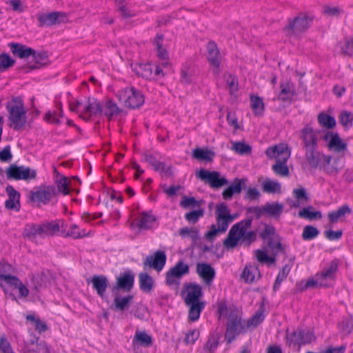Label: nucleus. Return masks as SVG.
Instances as JSON below:
<instances>
[{
	"mask_svg": "<svg viewBox=\"0 0 353 353\" xmlns=\"http://www.w3.org/2000/svg\"><path fill=\"white\" fill-rule=\"evenodd\" d=\"M215 214L218 228L212 224L210 225V230L204 234V237L210 241H212L218 233L225 232L230 224V219L228 217V205L225 203L223 202L216 205Z\"/></svg>",
	"mask_w": 353,
	"mask_h": 353,
	"instance_id": "1",
	"label": "nucleus"
},
{
	"mask_svg": "<svg viewBox=\"0 0 353 353\" xmlns=\"http://www.w3.org/2000/svg\"><path fill=\"white\" fill-rule=\"evenodd\" d=\"M12 101L15 103L12 105L10 102L6 103V109L8 111L10 121L13 124L14 130H20L26 123V112L24 109L23 102L19 97H14Z\"/></svg>",
	"mask_w": 353,
	"mask_h": 353,
	"instance_id": "2",
	"label": "nucleus"
},
{
	"mask_svg": "<svg viewBox=\"0 0 353 353\" xmlns=\"http://www.w3.org/2000/svg\"><path fill=\"white\" fill-rule=\"evenodd\" d=\"M117 97L121 103L131 109H139L145 102L142 92L133 86L126 87L118 91Z\"/></svg>",
	"mask_w": 353,
	"mask_h": 353,
	"instance_id": "3",
	"label": "nucleus"
},
{
	"mask_svg": "<svg viewBox=\"0 0 353 353\" xmlns=\"http://www.w3.org/2000/svg\"><path fill=\"white\" fill-rule=\"evenodd\" d=\"M245 323V320H243L237 313L231 312L229 314L225 334V339L228 343H231L241 333L247 332Z\"/></svg>",
	"mask_w": 353,
	"mask_h": 353,
	"instance_id": "4",
	"label": "nucleus"
},
{
	"mask_svg": "<svg viewBox=\"0 0 353 353\" xmlns=\"http://www.w3.org/2000/svg\"><path fill=\"white\" fill-rule=\"evenodd\" d=\"M196 176L214 190H218L229 183L228 180L225 176H221L218 171H210L201 168L196 171Z\"/></svg>",
	"mask_w": 353,
	"mask_h": 353,
	"instance_id": "5",
	"label": "nucleus"
},
{
	"mask_svg": "<svg viewBox=\"0 0 353 353\" xmlns=\"http://www.w3.org/2000/svg\"><path fill=\"white\" fill-rule=\"evenodd\" d=\"M57 195V189L54 185L39 186L36 191H30L28 196V203H37V206L40 204L48 205L51 199Z\"/></svg>",
	"mask_w": 353,
	"mask_h": 353,
	"instance_id": "6",
	"label": "nucleus"
},
{
	"mask_svg": "<svg viewBox=\"0 0 353 353\" xmlns=\"http://www.w3.org/2000/svg\"><path fill=\"white\" fill-rule=\"evenodd\" d=\"M316 340V336L313 332H305L302 328H297L292 332L290 333L289 330H286V343L294 346L301 347L306 344L311 343Z\"/></svg>",
	"mask_w": 353,
	"mask_h": 353,
	"instance_id": "7",
	"label": "nucleus"
},
{
	"mask_svg": "<svg viewBox=\"0 0 353 353\" xmlns=\"http://www.w3.org/2000/svg\"><path fill=\"white\" fill-rule=\"evenodd\" d=\"M314 16L301 12L292 20H290L285 29L292 33L297 34L305 32L312 25Z\"/></svg>",
	"mask_w": 353,
	"mask_h": 353,
	"instance_id": "8",
	"label": "nucleus"
},
{
	"mask_svg": "<svg viewBox=\"0 0 353 353\" xmlns=\"http://www.w3.org/2000/svg\"><path fill=\"white\" fill-rule=\"evenodd\" d=\"M189 265L183 261H178L176 265L170 268L165 276V283L168 286L179 285V279L189 272Z\"/></svg>",
	"mask_w": 353,
	"mask_h": 353,
	"instance_id": "9",
	"label": "nucleus"
},
{
	"mask_svg": "<svg viewBox=\"0 0 353 353\" xmlns=\"http://www.w3.org/2000/svg\"><path fill=\"white\" fill-rule=\"evenodd\" d=\"M245 219L235 223L230 228L228 236L223 240V245L226 250L236 248L242 238Z\"/></svg>",
	"mask_w": 353,
	"mask_h": 353,
	"instance_id": "10",
	"label": "nucleus"
},
{
	"mask_svg": "<svg viewBox=\"0 0 353 353\" xmlns=\"http://www.w3.org/2000/svg\"><path fill=\"white\" fill-rule=\"evenodd\" d=\"M40 28L49 27L56 24L65 23L68 21V16L63 12H52L49 13H41L37 14Z\"/></svg>",
	"mask_w": 353,
	"mask_h": 353,
	"instance_id": "11",
	"label": "nucleus"
},
{
	"mask_svg": "<svg viewBox=\"0 0 353 353\" xmlns=\"http://www.w3.org/2000/svg\"><path fill=\"white\" fill-rule=\"evenodd\" d=\"M134 283V274L132 270H128L122 272L117 277L115 283L112 285L111 291L112 293L119 292H130Z\"/></svg>",
	"mask_w": 353,
	"mask_h": 353,
	"instance_id": "12",
	"label": "nucleus"
},
{
	"mask_svg": "<svg viewBox=\"0 0 353 353\" xmlns=\"http://www.w3.org/2000/svg\"><path fill=\"white\" fill-rule=\"evenodd\" d=\"M34 54H31L32 60L28 61L26 65L21 67L25 73H28L32 70L40 69L46 65L48 62V52L45 50L37 51L34 50Z\"/></svg>",
	"mask_w": 353,
	"mask_h": 353,
	"instance_id": "13",
	"label": "nucleus"
},
{
	"mask_svg": "<svg viewBox=\"0 0 353 353\" xmlns=\"http://www.w3.org/2000/svg\"><path fill=\"white\" fill-rule=\"evenodd\" d=\"M299 137L304 150L318 148L316 131L310 125H306L300 130Z\"/></svg>",
	"mask_w": 353,
	"mask_h": 353,
	"instance_id": "14",
	"label": "nucleus"
},
{
	"mask_svg": "<svg viewBox=\"0 0 353 353\" xmlns=\"http://www.w3.org/2000/svg\"><path fill=\"white\" fill-rule=\"evenodd\" d=\"M167 256L166 254L163 250H157L154 254L149 255L144 260L143 265L144 270L148 268H152L157 272L163 270L166 263Z\"/></svg>",
	"mask_w": 353,
	"mask_h": 353,
	"instance_id": "15",
	"label": "nucleus"
},
{
	"mask_svg": "<svg viewBox=\"0 0 353 353\" xmlns=\"http://www.w3.org/2000/svg\"><path fill=\"white\" fill-rule=\"evenodd\" d=\"M181 296L184 298L185 303L201 300L203 296L202 287L196 283H185Z\"/></svg>",
	"mask_w": 353,
	"mask_h": 353,
	"instance_id": "16",
	"label": "nucleus"
},
{
	"mask_svg": "<svg viewBox=\"0 0 353 353\" xmlns=\"http://www.w3.org/2000/svg\"><path fill=\"white\" fill-rule=\"evenodd\" d=\"M6 192L8 194V199L5 201V208L9 210H20V193L17 191L13 186L8 185L6 188Z\"/></svg>",
	"mask_w": 353,
	"mask_h": 353,
	"instance_id": "17",
	"label": "nucleus"
},
{
	"mask_svg": "<svg viewBox=\"0 0 353 353\" xmlns=\"http://www.w3.org/2000/svg\"><path fill=\"white\" fill-rule=\"evenodd\" d=\"M196 272L203 282L210 285L216 275L214 268L208 263H198L196 264Z\"/></svg>",
	"mask_w": 353,
	"mask_h": 353,
	"instance_id": "18",
	"label": "nucleus"
},
{
	"mask_svg": "<svg viewBox=\"0 0 353 353\" xmlns=\"http://www.w3.org/2000/svg\"><path fill=\"white\" fill-rule=\"evenodd\" d=\"M39 337L35 335L26 343L25 348L30 353H52L50 347L46 341L39 343Z\"/></svg>",
	"mask_w": 353,
	"mask_h": 353,
	"instance_id": "19",
	"label": "nucleus"
},
{
	"mask_svg": "<svg viewBox=\"0 0 353 353\" xmlns=\"http://www.w3.org/2000/svg\"><path fill=\"white\" fill-rule=\"evenodd\" d=\"M208 52L207 60L209 63L219 70L221 61V55L215 41H210L206 46Z\"/></svg>",
	"mask_w": 353,
	"mask_h": 353,
	"instance_id": "20",
	"label": "nucleus"
},
{
	"mask_svg": "<svg viewBox=\"0 0 353 353\" xmlns=\"http://www.w3.org/2000/svg\"><path fill=\"white\" fill-rule=\"evenodd\" d=\"M341 260L339 259L334 258L332 259L327 268H324L320 273H317L321 280L325 281H334Z\"/></svg>",
	"mask_w": 353,
	"mask_h": 353,
	"instance_id": "21",
	"label": "nucleus"
},
{
	"mask_svg": "<svg viewBox=\"0 0 353 353\" xmlns=\"http://www.w3.org/2000/svg\"><path fill=\"white\" fill-rule=\"evenodd\" d=\"M189 307L188 310V320L191 322L197 321L201 315V312L205 306V303L203 301H194L185 303Z\"/></svg>",
	"mask_w": 353,
	"mask_h": 353,
	"instance_id": "22",
	"label": "nucleus"
},
{
	"mask_svg": "<svg viewBox=\"0 0 353 353\" xmlns=\"http://www.w3.org/2000/svg\"><path fill=\"white\" fill-rule=\"evenodd\" d=\"M264 312V305L262 304L255 313L245 321V327L247 331L256 329L264 321L265 317Z\"/></svg>",
	"mask_w": 353,
	"mask_h": 353,
	"instance_id": "23",
	"label": "nucleus"
},
{
	"mask_svg": "<svg viewBox=\"0 0 353 353\" xmlns=\"http://www.w3.org/2000/svg\"><path fill=\"white\" fill-rule=\"evenodd\" d=\"M264 312V305L262 304L255 313L245 321V327L247 331L256 329L264 321L265 317Z\"/></svg>",
	"mask_w": 353,
	"mask_h": 353,
	"instance_id": "24",
	"label": "nucleus"
},
{
	"mask_svg": "<svg viewBox=\"0 0 353 353\" xmlns=\"http://www.w3.org/2000/svg\"><path fill=\"white\" fill-rule=\"evenodd\" d=\"M14 56L19 59H27L34 54V49L19 43H10L8 44Z\"/></svg>",
	"mask_w": 353,
	"mask_h": 353,
	"instance_id": "25",
	"label": "nucleus"
},
{
	"mask_svg": "<svg viewBox=\"0 0 353 353\" xmlns=\"http://www.w3.org/2000/svg\"><path fill=\"white\" fill-rule=\"evenodd\" d=\"M85 110L86 112H88L89 117L88 118L83 117V115H79V117L86 121H90V118L93 116L98 117L101 116L103 112V105L97 99H92V101H90V99H88V103L85 106Z\"/></svg>",
	"mask_w": 353,
	"mask_h": 353,
	"instance_id": "26",
	"label": "nucleus"
},
{
	"mask_svg": "<svg viewBox=\"0 0 353 353\" xmlns=\"http://www.w3.org/2000/svg\"><path fill=\"white\" fill-rule=\"evenodd\" d=\"M253 218L252 216L247 217L245 219L244 228L242 234V238L240 241L241 243H245L248 245H251L253 242L256 240V230L248 231V229L250 228Z\"/></svg>",
	"mask_w": 353,
	"mask_h": 353,
	"instance_id": "27",
	"label": "nucleus"
},
{
	"mask_svg": "<svg viewBox=\"0 0 353 353\" xmlns=\"http://www.w3.org/2000/svg\"><path fill=\"white\" fill-rule=\"evenodd\" d=\"M91 282L93 289L101 299H103L105 290L109 285L107 277L104 275H94L92 277Z\"/></svg>",
	"mask_w": 353,
	"mask_h": 353,
	"instance_id": "28",
	"label": "nucleus"
},
{
	"mask_svg": "<svg viewBox=\"0 0 353 353\" xmlns=\"http://www.w3.org/2000/svg\"><path fill=\"white\" fill-rule=\"evenodd\" d=\"M281 91L279 94V99L283 102H288L292 100L296 94L294 85L291 81L283 82L280 84Z\"/></svg>",
	"mask_w": 353,
	"mask_h": 353,
	"instance_id": "29",
	"label": "nucleus"
},
{
	"mask_svg": "<svg viewBox=\"0 0 353 353\" xmlns=\"http://www.w3.org/2000/svg\"><path fill=\"white\" fill-rule=\"evenodd\" d=\"M305 159L312 169H322L321 165V153L318 150V148H312L305 150Z\"/></svg>",
	"mask_w": 353,
	"mask_h": 353,
	"instance_id": "30",
	"label": "nucleus"
},
{
	"mask_svg": "<svg viewBox=\"0 0 353 353\" xmlns=\"http://www.w3.org/2000/svg\"><path fill=\"white\" fill-rule=\"evenodd\" d=\"M114 295V302L112 307L115 310L124 311L129 308L133 300V296L128 294L125 296H121L119 292L112 293Z\"/></svg>",
	"mask_w": 353,
	"mask_h": 353,
	"instance_id": "31",
	"label": "nucleus"
},
{
	"mask_svg": "<svg viewBox=\"0 0 353 353\" xmlns=\"http://www.w3.org/2000/svg\"><path fill=\"white\" fill-rule=\"evenodd\" d=\"M352 212V209L347 204L340 206L336 210H333L327 214L329 225L332 228V225L338 222L339 219L345 214H350Z\"/></svg>",
	"mask_w": 353,
	"mask_h": 353,
	"instance_id": "32",
	"label": "nucleus"
},
{
	"mask_svg": "<svg viewBox=\"0 0 353 353\" xmlns=\"http://www.w3.org/2000/svg\"><path fill=\"white\" fill-rule=\"evenodd\" d=\"M215 152L208 148H196L192 152V157L199 161L212 162Z\"/></svg>",
	"mask_w": 353,
	"mask_h": 353,
	"instance_id": "33",
	"label": "nucleus"
},
{
	"mask_svg": "<svg viewBox=\"0 0 353 353\" xmlns=\"http://www.w3.org/2000/svg\"><path fill=\"white\" fill-rule=\"evenodd\" d=\"M139 283L141 290L145 293H150L154 287L153 278L147 272H142L139 274Z\"/></svg>",
	"mask_w": 353,
	"mask_h": 353,
	"instance_id": "34",
	"label": "nucleus"
},
{
	"mask_svg": "<svg viewBox=\"0 0 353 353\" xmlns=\"http://www.w3.org/2000/svg\"><path fill=\"white\" fill-rule=\"evenodd\" d=\"M265 153L266 156L271 159L279 157L282 158L285 157L287 154H290L288 147L283 144L274 145L273 146L268 147Z\"/></svg>",
	"mask_w": 353,
	"mask_h": 353,
	"instance_id": "35",
	"label": "nucleus"
},
{
	"mask_svg": "<svg viewBox=\"0 0 353 353\" xmlns=\"http://www.w3.org/2000/svg\"><path fill=\"white\" fill-rule=\"evenodd\" d=\"M298 216L302 219L314 221L321 219L322 218V213L319 210H315L312 205H309L299 210Z\"/></svg>",
	"mask_w": 353,
	"mask_h": 353,
	"instance_id": "36",
	"label": "nucleus"
},
{
	"mask_svg": "<svg viewBox=\"0 0 353 353\" xmlns=\"http://www.w3.org/2000/svg\"><path fill=\"white\" fill-rule=\"evenodd\" d=\"M256 275L261 278V274L257 265H246L241 274V277L246 283H251L254 281Z\"/></svg>",
	"mask_w": 353,
	"mask_h": 353,
	"instance_id": "37",
	"label": "nucleus"
},
{
	"mask_svg": "<svg viewBox=\"0 0 353 353\" xmlns=\"http://www.w3.org/2000/svg\"><path fill=\"white\" fill-rule=\"evenodd\" d=\"M264 214L269 216L278 218L281 216L283 210V205L278 202L270 203L267 202L263 205Z\"/></svg>",
	"mask_w": 353,
	"mask_h": 353,
	"instance_id": "38",
	"label": "nucleus"
},
{
	"mask_svg": "<svg viewBox=\"0 0 353 353\" xmlns=\"http://www.w3.org/2000/svg\"><path fill=\"white\" fill-rule=\"evenodd\" d=\"M152 336L145 331H137L132 340L133 345L137 344L145 347L152 346Z\"/></svg>",
	"mask_w": 353,
	"mask_h": 353,
	"instance_id": "39",
	"label": "nucleus"
},
{
	"mask_svg": "<svg viewBox=\"0 0 353 353\" xmlns=\"http://www.w3.org/2000/svg\"><path fill=\"white\" fill-rule=\"evenodd\" d=\"M132 70L137 76L145 79H150L152 74V68L149 63H135L132 66Z\"/></svg>",
	"mask_w": 353,
	"mask_h": 353,
	"instance_id": "40",
	"label": "nucleus"
},
{
	"mask_svg": "<svg viewBox=\"0 0 353 353\" xmlns=\"http://www.w3.org/2000/svg\"><path fill=\"white\" fill-rule=\"evenodd\" d=\"M290 154H287L285 157H282V159H278L276 163L272 165L273 171L279 175L287 176L289 175L290 171L286 162L290 157Z\"/></svg>",
	"mask_w": 353,
	"mask_h": 353,
	"instance_id": "41",
	"label": "nucleus"
},
{
	"mask_svg": "<svg viewBox=\"0 0 353 353\" xmlns=\"http://www.w3.org/2000/svg\"><path fill=\"white\" fill-rule=\"evenodd\" d=\"M250 107L256 117H261L264 114L265 105L263 99L254 94L250 95Z\"/></svg>",
	"mask_w": 353,
	"mask_h": 353,
	"instance_id": "42",
	"label": "nucleus"
},
{
	"mask_svg": "<svg viewBox=\"0 0 353 353\" xmlns=\"http://www.w3.org/2000/svg\"><path fill=\"white\" fill-rule=\"evenodd\" d=\"M330 150L336 152H342L347 150V144L343 142L337 132H334L331 137L330 143H327Z\"/></svg>",
	"mask_w": 353,
	"mask_h": 353,
	"instance_id": "43",
	"label": "nucleus"
},
{
	"mask_svg": "<svg viewBox=\"0 0 353 353\" xmlns=\"http://www.w3.org/2000/svg\"><path fill=\"white\" fill-rule=\"evenodd\" d=\"M43 230L40 228L39 224L32 223L30 225H26L24 231L23 236L28 239L30 241L35 240L37 236H42Z\"/></svg>",
	"mask_w": 353,
	"mask_h": 353,
	"instance_id": "44",
	"label": "nucleus"
},
{
	"mask_svg": "<svg viewBox=\"0 0 353 353\" xmlns=\"http://www.w3.org/2000/svg\"><path fill=\"white\" fill-rule=\"evenodd\" d=\"M23 167V165H17L15 163L10 164L6 170L7 179L8 180H21Z\"/></svg>",
	"mask_w": 353,
	"mask_h": 353,
	"instance_id": "45",
	"label": "nucleus"
},
{
	"mask_svg": "<svg viewBox=\"0 0 353 353\" xmlns=\"http://www.w3.org/2000/svg\"><path fill=\"white\" fill-rule=\"evenodd\" d=\"M59 221L55 220L49 222H43L39 224L40 228H41L43 231L42 232V236H43V235L53 236L57 234L60 229Z\"/></svg>",
	"mask_w": 353,
	"mask_h": 353,
	"instance_id": "46",
	"label": "nucleus"
},
{
	"mask_svg": "<svg viewBox=\"0 0 353 353\" xmlns=\"http://www.w3.org/2000/svg\"><path fill=\"white\" fill-rule=\"evenodd\" d=\"M121 111L122 110L118 107L117 103L113 100L110 99L105 103V110H103V114L110 121L113 117L118 115Z\"/></svg>",
	"mask_w": 353,
	"mask_h": 353,
	"instance_id": "47",
	"label": "nucleus"
},
{
	"mask_svg": "<svg viewBox=\"0 0 353 353\" xmlns=\"http://www.w3.org/2000/svg\"><path fill=\"white\" fill-rule=\"evenodd\" d=\"M318 122L321 126L327 130H332L336 126V121L333 116L321 112L318 115Z\"/></svg>",
	"mask_w": 353,
	"mask_h": 353,
	"instance_id": "48",
	"label": "nucleus"
},
{
	"mask_svg": "<svg viewBox=\"0 0 353 353\" xmlns=\"http://www.w3.org/2000/svg\"><path fill=\"white\" fill-rule=\"evenodd\" d=\"M16 63V60L6 52L0 54V72H4L10 68L13 67Z\"/></svg>",
	"mask_w": 353,
	"mask_h": 353,
	"instance_id": "49",
	"label": "nucleus"
},
{
	"mask_svg": "<svg viewBox=\"0 0 353 353\" xmlns=\"http://www.w3.org/2000/svg\"><path fill=\"white\" fill-rule=\"evenodd\" d=\"M157 219L154 216L150 214L147 212L142 213V217L139 223L137 224L139 230H149L152 228V224L156 221Z\"/></svg>",
	"mask_w": 353,
	"mask_h": 353,
	"instance_id": "50",
	"label": "nucleus"
},
{
	"mask_svg": "<svg viewBox=\"0 0 353 353\" xmlns=\"http://www.w3.org/2000/svg\"><path fill=\"white\" fill-rule=\"evenodd\" d=\"M205 203L203 199L196 200L194 196H183L182 199L180 201V205L183 208H201L202 205Z\"/></svg>",
	"mask_w": 353,
	"mask_h": 353,
	"instance_id": "51",
	"label": "nucleus"
},
{
	"mask_svg": "<svg viewBox=\"0 0 353 353\" xmlns=\"http://www.w3.org/2000/svg\"><path fill=\"white\" fill-rule=\"evenodd\" d=\"M316 279L311 277L309 278L307 281H305L306 286L309 288H332L333 285L328 281H321L319 278V275L316 274Z\"/></svg>",
	"mask_w": 353,
	"mask_h": 353,
	"instance_id": "52",
	"label": "nucleus"
},
{
	"mask_svg": "<svg viewBox=\"0 0 353 353\" xmlns=\"http://www.w3.org/2000/svg\"><path fill=\"white\" fill-rule=\"evenodd\" d=\"M17 281V277L10 274H7L4 264L0 262V287L3 289L4 292L7 293V290L3 284V281L6 283H11Z\"/></svg>",
	"mask_w": 353,
	"mask_h": 353,
	"instance_id": "53",
	"label": "nucleus"
},
{
	"mask_svg": "<svg viewBox=\"0 0 353 353\" xmlns=\"http://www.w3.org/2000/svg\"><path fill=\"white\" fill-rule=\"evenodd\" d=\"M291 270V267L288 265H284L281 270H279L277 274L274 283L273 285V291L276 292L279 290L281 283L287 278Z\"/></svg>",
	"mask_w": 353,
	"mask_h": 353,
	"instance_id": "54",
	"label": "nucleus"
},
{
	"mask_svg": "<svg viewBox=\"0 0 353 353\" xmlns=\"http://www.w3.org/2000/svg\"><path fill=\"white\" fill-rule=\"evenodd\" d=\"M59 117H57V112H51L50 110L48 111L43 117V119L47 123H53L56 125H59L61 123V121L60 120V117H63V111L62 109V105L61 103L59 104Z\"/></svg>",
	"mask_w": 353,
	"mask_h": 353,
	"instance_id": "55",
	"label": "nucleus"
},
{
	"mask_svg": "<svg viewBox=\"0 0 353 353\" xmlns=\"http://www.w3.org/2000/svg\"><path fill=\"white\" fill-rule=\"evenodd\" d=\"M142 156L143 157L144 161L151 165L155 172L160 171V166L163 165V162L157 160L156 156L150 152H145Z\"/></svg>",
	"mask_w": 353,
	"mask_h": 353,
	"instance_id": "56",
	"label": "nucleus"
},
{
	"mask_svg": "<svg viewBox=\"0 0 353 353\" xmlns=\"http://www.w3.org/2000/svg\"><path fill=\"white\" fill-rule=\"evenodd\" d=\"M320 231L312 225H305L303 228L301 238L304 241H310L318 236Z\"/></svg>",
	"mask_w": 353,
	"mask_h": 353,
	"instance_id": "57",
	"label": "nucleus"
},
{
	"mask_svg": "<svg viewBox=\"0 0 353 353\" xmlns=\"http://www.w3.org/2000/svg\"><path fill=\"white\" fill-rule=\"evenodd\" d=\"M339 328L346 334H351L353 331V314H349L347 317H344L342 321L339 323Z\"/></svg>",
	"mask_w": 353,
	"mask_h": 353,
	"instance_id": "58",
	"label": "nucleus"
},
{
	"mask_svg": "<svg viewBox=\"0 0 353 353\" xmlns=\"http://www.w3.org/2000/svg\"><path fill=\"white\" fill-rule=\"evenodd\" d=\"M262 190L266 193H276L281 192V185L277 181L270 179L265 180L262 184Z\"/></svg>",
	"mask_w": 353,
	"mask_h": 353,
	"instance_id": "59",
	"label": "nucleus"
},
{
	"mask_svg": "<svg viewBox=\"0 0 353 353\" xmlns=\"http://www.w3.org/2000/svg\"><path fill=\"white\" fill-rule=\"evenodd\" d=\"M232 149L241 155L250 154L252 152V147L245 142L238 141L232 144Z\"/></svg>",
	"mask_w": 353,
	"mask_h": 353,
	"instance_id": "60",
	"label": "nucleus"
},
{
	"mask_svg": "<svg viewBox=\"0 0 353 353\" xmlns=\"http://www.w3.org/2000/svg\"><path fill=\"white\" fill-rule=\"evenodd\" d=\"M339 123L345 128L349 129L353 124V113L343 110L339 117Z\"/></svg>",
	"mask_w": 353,
	"mask_h": 353,
	"instance_id": "61",
	"label": "nucleus"
},
{
	"mask_svg": "<svg viewBox=\"0 0 353 353\" xmlns=\"http://www.w3.org/2000/svg\"><path fill=\"white\" fill-rule=\"evenodd\" d=\"M27 321L34 323V327L39 333L43 332L48 330V326L45 322H43L39 318H36L34 314H30L26 316Z\"/></svg>",
	"mask_w": 353,
	"mask_h": 353,
	"instance_id": "62",
	"label": "nucleus"
},
{
	"mask_svg": "<svg viewBox=\"0 0 353 353\" xmlns=\"http://www.w3.org/2000/svg\"><path fill=\"white\" fill-rule=\"evenodd\" d=\"M204 215V210L201 208L191 210L185 214V219L190 223H196Z\"/></svg>",
	"mask_w": 353,
	"mask_h": 353,
	"instance_id": "63",
	"label": "nucleus"
},
{
	"mask_svg": "<svg viewBox=\"0 0 353 353\" xmlns=\"http://www.w3.org/2000/svg\"><path fill=\"white\" fill-rule=\"evenodd\" d=\"M225 81L228 85L230 94H234L239 90V82L237 77L232 74H228L225 76Z\"/></svg>",
	"mask_w": 353,
	"mask_h": 353,
	"instance_id": "64",
	"label": "nucleus"
}]
</instances>
